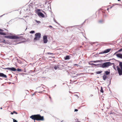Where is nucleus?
<instances>
[{
    "instance_id": "e433bc0d",
    "label": "nucleus",
    "mask_w": 122,
    "mask_h": 122,
    "mask_svg": "<svg viewBox=\"0 0 122 122\" xmlns=\"http://www.w3.org/2000/svg\"><path fill=\"white\" fill-rule=\"evenodd\" d=\"M50 27H52L51 26H50Z\"/></svg>"
},
{
    "instance_id": "ddd939ff",
    "label": "nucleus",
    "mask_w": 122,
    "mask_h": 122,
    "mask_svg": "<svg viewBox=\"0 0 122 122\" xmlns=\"http://www.w3.org/2000/svg\"><path fill=\"white\" fill-rule=\"evenodd\" d=\"M107 78V76L106 75H104L103 76V78L104 80H105Z\"/></svg>"
},
{
    "instance_id": "a211bd4d",
    "label": "nucleus",
    "mask_w": 122,
    "mask_h": 122,
    "mask_svg": "<svg viewBox=\"0 0 122 122\" xmlns=\"http://www.w3.org/2000/svg\"><path fill=\"white\" fill-rule=\"evenodd\" d=\"M100 92H101L103 93V88L102 87H101V89L100 90Z\"/></svg>"
},
{
    "instance_id": "0eeeda50",
    "label": "nucleus",
    "mask_w": 122,
    "mask_h": 122,
    "mask_svg": "<svg viewBox=\"0 0 122 122\" xmlns=\"http://www.w3.org/2000/svg\"><path fill=\"white\" fill-rule=\"evenodd\" d=\"M111 50V49H106L104 51L100 52L99 54H102L105 53H107L109 52Z\"/></svg>"
},
{
    "instance_id": "9d476101",
    "label": "nucleus",
    "mask_w": 122,
    "mask_h": 122,
    "mask_svg": "<svg viewBox=\"0 0 122 122\" xmlns=\"http://www.w3.org/2000/svg\"><path fill=\"white\" fill-rule=\"evenodd\" d=\"M0 76L5 78H6L7 77V76L6 75L2 73H0Z\"/></svg>"
},
{
    "instance_id": "7ed1b4c3",
    "label": "nucleus",
    "mask_w": 122,
    "mask_h": 122,
    "mask_svg": "<svg viewBox=\"0 0 122 122\" xmlns=\"http://www.w3.org/2000/svg\"><path fill=\"white\" fill-rule=\"evenodd\" d=\"M119 63V66L120 67L121 69L118 66H117V67L119 75H122V62H120Z\"/></svg>"
},
{
    "instance_id": "412c9836",
    "label": "nucleus",
    "mask_w": 122,
    "mask_h": 122,
    "mask_svg": "<svg viewBox=\"0 0 122 122\" xmlns=\"http://www.w3.org/2000/svg\"><path fill=\"white\" fill-rule=\"evenodd\" d=\"M59 67H58L57 66H55L54 67V68L56 70L57 69V68H58Z\"/></svg>"
},
{
    "instance_id": "4be33fe9",
    "label": "nucleus",
    "mask_w": 122,
    "mask_h": 122,
    "mask_svg": "<svg viewBox=\"0 0 122 122\" xmlns=\"http://www.w3.org/2000/svg\"><path fill=\"white\" fill-rule=\"evenodd\" d=\"M102 71H98L96 72V73L97 74H100L101 73Z\"/></svg>"
},
{
    "instance_id": "6e6552de",
    "label": "nucleus",
    "mask_w": 122,
    "mask_h": 122,
    "mask_svg": "<svg viewBox=\"0 0 122 122\" xmlns=\"http://www.w3.org/2000/svg\"><path fill=\"white\" fill-rule=\"evenodd\" d=\"M43 39L44 43H47L48 40L47 39V37L46 36H44L43 37Z\"/></svg>"
},
{
    "instance_id": "c9c22d12",
    "label": "nucleus",
    "mask_w": 122,
    "mask_h": 122,
    "mask_svg": "<svg viewBox=\"0 0 122 122\" xmlns=\"http://www.w3.org/2000/svg\"><path fill=\"white\" fill-rule=\"evenodd\" d=\"M48 54H51V53H48Z\"/></svg>"
},
{
    "instance_id": "9b49d317",
    "label": "nucleus",
    "mask_w": 122,
    "mask_h": 122,
    "mask_svg": "<svg viewBox=\"0 0 122 122\" xmlns=\"http://www.w3.org/2000/svg\"><path fill=\"white\" fill-rule=\"evenodd\" d=\"M116 56L117 57L122 59V54H117L116 55Z\"/></svg>"
},
{
    "instance_id": "f257e3e1",
    "label": "nucleus",
    "mask_w": 122,
    "mask_h": 122,
    "mask_svg": "<svg viewBox=\"0 0 122 122\" xmlns=\"http://www.w3.org/2000/svg\"><path fill=\"white\" fill-rule=\"evenodd\" d=\"M5 37L6 38L17 39V41H20L19 43L22 42V40L23 39L22 36H5Z\"/></svg>"
},
{
    "instance_id": "39448f33",
    "label": "nucleus",
    "mask_w": 122,
    "mask_h": 122,
    "mask_svg": "<svg viewBox=\"0 0 122 122\" xmlns=\"http://www.w3.org/2000/svg\"><path fill=\"white\" fill-rule=\"evenodd\" d=\"M41 34L40 33H36L35 35V37L34 39V41L39 40L41 37Z\"/></svg>"
},
{
    "instance_id": "2eb2a0df",
    "label": "nucleus",
    "mask_w": 122,
    "mask_h": 122,
    "mask_svg": "<svg viewBox=\"0 0 122 122\" xmlns=\"http://www.w3.org/2000/svg\"><path fill=\"white\" fill-rule=\"evenodd\" d=\"M41 11V10L40 9H37L36 10V12L37 14L38 12H40L39 11Z\"/></svg>"
},
{
    "instance_id": "c85d7f7f",
    "label": "nucleus",
    "mask_w": 122,
    "mask_h": 122,
    "mask_svg": "<svg viewBox=\"0 0 122 122\" xmlns=\"http://www.w3.org/2000/svg\"><path fill=\"white\" fill-rule=\"evenodd\" d=\"M78 111V110L77 109H75V110L74 111Z\"/></svg>"
},
{
    "instance_id": "4468645a",
    "label": "nucleus",
    "mask_w": 122,
    "mask_h": 122,
    "mask_svg": "<svg viewBox=\"0 0 122 122\" xmlns=\"http://www.w3.org/2000/svg\"><path fill=\"white\" fill-rule=\"evenodd\" d=\"M0 35H6V33H3L0 32Z\"/></svg>"
},
{
    "instance_id": "f3484780",
    "label": "nucleus",
    "mask_w": 122,
    "mask_h": 122,
    "mask_svg": "<svg viewBox=\"0 0 122 122\" xmlns=\"http://www.w3.org/2000/svg\"><path fill=\"white\" fill-rule=\"evenodd\" d=\"M105 73L106 75H108L110 73V72L107 71H106L105 72Z\"/></svg>"
},
{
    "instance_id": "20e7f679",
    "label": "nucleus",
    "mask_w": 122,
    "mask_h": 122,
    "mask_svg": "<svg viewBox=\"0 0 122 122\" xmlns=\"http://www.w3.org/2000/svg\"><path fill=\"white\" fill-rule=\"evenodd\" d=\"M111 63L110 62H106L101 64V67L102 68L108 67L111 65Z\"/></svg>"
},
{
    "instance_id": "f03ea898",
    "label": "nucleus",
    "mask_w": 122,
    "mask_h": 122,
    "mask_svg": "<svg viewBox=\"0 0 122 122\" xmlns=\"http://www.w3.org/2000/svg\"><path fill=\"white\" fill-rule=\"evenodd\" d=\"M30 118L34 120L43 121L44 120V117L41 116L40 114L33 115L30 117Z\"/></svg>"
},
{
    "instance_id": "393cba45",
    "label": "nucleus",
    "mask_w": 122,
    "mask_h": 122,
    "mask_svg": "<svg viewBox=\"0 0 122 122\" xmlns=\"http://www.w3.org/2000/svg\"><path fill=\"white\" fill-rule=\"evenodd\" d=\"M2 42H3V43H4L5 44H6V41H5V40H4L3 41H2Z\"/></svg>"
},
{
    "instance_id": "b1692460",
    "label": "nucleus",
    "mask_w": 122,
    "mask_h": 122,
    "mask_svg": "<svg viewBox=\"0 0 122 122\" xmlns=\"http://www.w3.org/2000/svg\"><path fill=\"white\" fill-rule=\"evenodd\" d=\"M13 119V121L14 122H17V121L16 120H15V119Z\"/></svg>"
},
{
    "instance_id": "a878e982",
    "label": "nucleus",
    "mask_w": 122,
    "mask_h": 122,
    "mask_svg": "<svg viewBox=\"0 0 122 122\" xmlns=\"http://www.w3.org/2000/svg\"><path fill=\"white\" fill-rule=\"evenodd\" d=\"M90 64L91 65H94L95 66H96V64H93V63H91V64Z\"/></svg>"
},
{
    "instance_id": "2f4dec72",
    "label": "nucleus",
    "mask_w": 122,
    "mask_h": 122,
    "mask_svg": "<svg viewBox=\"0 0 122 122\" xmlns=\"http://www.w3.org/2000/svg\"><path fill=\"white\" fill-rule=\"evenodd\" d=\"M49 98H50V99L51 100V96H49Z\"/></svg>"
},
{
    "instance_id": "72a5a7b5",
    "label": "nucleus",
    "mask_w": 122,
    "mask_h": 122,
    "mask_svg": "<svg viewBox=\"0 0 122 122\" xmlns=\"http://www.w3.org/2000/svg\"><path fill=\"white\" fill-rule=\"evenodd\" d=\"M109 10V8H107V10Z\"/></svg>"
},
{
    "instance_id": "f8f14e48",
    "label": "nucleus",
    "mask_w": 122,
    "mask_h": 122,
    "mask_svg": "<svg viewBox=\"0 0 122 122\" xmlns=\"http://www.w3.org/2000/svg\"><path fill=\"white\" fill-rule=\"evenodd\" d=\"M101 61L100 60H97L96 61H90V62H93L94 63H96L97 62H101Z\"/></svg>"
},
{
    "instance_id": "aec40b11",
    "label": "nucleus",
    "mask_w": 122,
    "mask_h": 122,
    "mask_svg": "<svg viewBox=\"0 0 122 122\" xmlns=\"http://www.w3.org/2000/svg\"><path fill=\"white\" fill-rule=\"evenodd\" d=\"M122 51V48L120 49V50H119L118 51L116 52L115 53H117V52H121V51Z\"/></svg>"
},
{
    "instance_id": "473e14b6",
    "label": "nucleus",
    "mask_w": 122,
    "mask_h": 122,
    "mask_svg": "<svg viewBox=\"0 0 122 122\" xmlns=\"http://www.w3.org/2000/svg\"><path fill=\"white\" fill-rule=\"evenodd\" d=\"M0 109H2V107H1L0 108Z\"/></svg>"
},
{
    "instance_id": "bb28decb",
    "label": "nucleus",
    "mask_w": 122,
    "mask_h": 122,
    "mask_svg": "<svg viewBox=\"0 0 122 122\" xmlns=\"http://www.w3.org/2000/svg\"><path fill=\"white\" fill-rule=\"evenodd\" d=\"M13 112L14 113L16 114H17V113L16 112H15V111H13Z\"/></svg>"
},
{
    "instance_id": "7c9ffc66",
    "label": "nucleus",
    "mask_w": 122,
    "mask_h": 122,
    "mask_svg": "<svg viewBox=\"0 0 122 122\" xmlns=\"http://www.w3.org/2000/svg\"><path fill=\"white\" fill-rule=\"evenodd\" d=\"M11 114H14V113H13V112H11Z\"/></svg>"
},
{
    "instance_id": "4c0bfd02",
    "label": "nucleus",
    "mask_w": 122,
    "mask_h": 122,
    "mask_svg": "<svg viewBox=\"0 0 122 122\" xmlns=\"http://www.w3.org/2000/svg\"><path fill=\"white\" fill-rule=\"evenodd\" d=\"M34 122H35L34 121Z\"/></svg>"
},
{
    "instance_id": "6ab92c4d",
    "label": "nucleus",
    "mask_w": 122,
    "mask_h": 122,
    "mask_svg": "<svg viewBox=\"0 0 122 122\" xmlns=\"http://www.w3.org/2000/svg\"><path fill=\"white\" fill-rule=\"evenodd\" d=\"M112 64L113 65V68L115 70H116V68L115 67V66L114 65V63H112Z\"/></svg>"
},
{
    "instance_id": "f704fd0d",
    "label": "nucleus",
    "mask_w": 122,
    "mask_h": 122,
    "mask_svg": "<svg viewBox=\"0 0 122 122\" xmlns=\"http://www.w3.org/2000/svg\"><path fill=\"white\" fill-rule=\"evenodd\" d=\"M121 0H118V1H120Z\"/></svg>"
},
{
    "instance_id": "1a4fd4ad",
    "label": "nucleus",
    "mask_w": 122,
    "mask_h": 122,
    "mask_svg": "<svg viewBox=\"0 0 122 122\" xmlns=\"http://www.w3.org/2000/svg\"><path fill=\"white\" fill-rule=\"evenodd\" d=\"M37 15L39 16H41L42 17H44V15L41 12H38Z\"/></svg>"
},
{
    "instance_id": "423d86ee",
    "label": "nucleus",
    "mask_w": 122,
    "mask_h": 122,
    "mask_svg": "<svg viewBox=\"0 0 122 122\" xmlns=\"http://www.w3.org/2000/svg\"><path fill=\"white\" fill-rule=\"evenodd\" d=\"M5 69H8L9 70L13 71H15L16 70L18 71H22V70L20 69H18L16 70L15 68L14 67H7L5 68Z\"/></svg>"
},
{
    "instance_id": "dca6fc26",
    "label": "nucleus",
    "mask_w": 122,
    "mask_h": 122,
    "mask_svg": "<svg viewBox=\"0 0 122 122\" xmlns=\"http://www.w3.org/2000/svg\"><path fill=\"white\" fill-rule=\"evenodd\" d=\"M65 59L66 60L69 59H70V57L69 56H66V58H65Z\"/></svg>"
},
{
    "instance_id": "5701e85b",
    "label": "nucleus",
    "mask_w": 122,
    "mask_h": 122,
    "mask_svg": "<svg viewBox=\"0 0 122 122\" xmlns=\"http://www.w3.org/2000/svg\"><path fill=\"white\" fill-rule=\"evenodd\" d=\"M35 31L34 30H32L30 32V33L31 34H33L34 33Z\"/></svg>"
},
{
    "instance_id": "c756f323",
    "label": "nucleus",
    "mask_w": 122,
    "mask_h": 122,
    "mask_svg": "<svg viewBox=\"0 0 122 122\" xmlns=\"http://www.w3.org/2000/svg\"><path fill=\"white\" fill-rule=\"evenodd\" d=\"M0 31H3V30L2 29H0Z\"/></svg>"
},
{
    "instance_id": "cd10ccee",
    "label": "nucleus",
    "mask_w": 122,
    "mask_h": 122,
    "mask_svg": "<svg viewBox=\"0 0 122 122\" xmlns=\"http://www.w3.org/2000/svg\"><path fill=\"white\" fill-rule=\"evenodd\" d=\"M74 66H76L77 67H78V64H75L74 65Z\"/></svg>"
}]
</instances>
